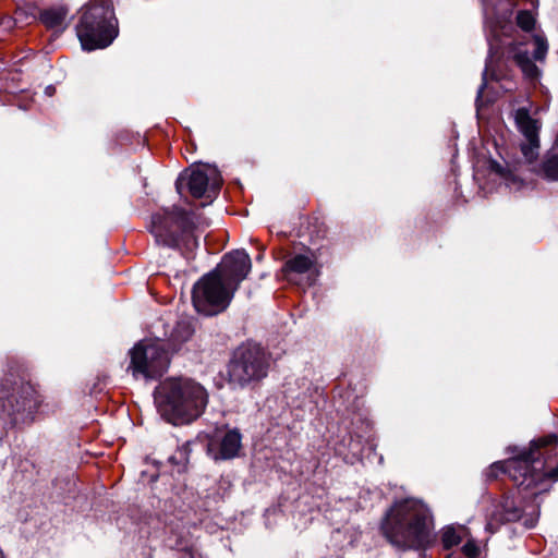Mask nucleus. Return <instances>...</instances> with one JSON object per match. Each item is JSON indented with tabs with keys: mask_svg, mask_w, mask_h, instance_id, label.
<instances>
[{
	"mask_svg": "<svg viewBox=\"0 0 558 558\" xmlns=\"http://www.w3.org/2000/svg\"><path fill=\"white\" fill-rule=\"evenodd\" d=\"M383 531L403 549H423L435 539L433 514L426 504L415 498L396 501L386 514Z\"/></svg>",
	"mask_w": 558,
	"mask_h": 558,
	"instance_id": "obj_1",
	"label": "nucleus"
},
{
	"mask_svg": "<svg viewBox=\"0 0 558 558\" xmlns=\"http://www.w3.org/2000/svg\"><path fill=\"white\" fill-rule=\"evenodd\" d=\"M207 401L205 388L191 379H167L155 391L158 412L174 425L196 420L203 413Z\"/></svg>",
	"mask_w": 558,
	"mask_h": 558,
	"instance_id": "obj_2",
	"label": "nucleus"
},
{
	"mask_svg": "<svg viewBox=\"0 0 558 558\" xmlns=\"http://www.w3.org/2000/svg\"><path fill=\"white\" fill-rule=\"evenodd\" d=\"M113 20L110 1L92 0L83 11L76 27L82 47L94 50L109 46L118 34Z\"/></svg>",
	"mask_w": 558,
	"mask_h": 558,
	"instance_id": "obj_3",
	"label": "nucleus"
},
{
	"mask_svg": "<svg viewBox=\"0 0 558 558\" xmlns=\"http://www.w3.org/2000/svg\"><path fill=\"white\" fill-rule=\"evenodd\" d=\"M194 227L191 213L173 207L171 210H163L153 216L150 231L157 243L192 252L197 246V240L193 233Z\"/></svg>",
	"mask_w": 558,
	"mask_h": 558,
	"instance_id": "obj_4",
	"label": "nucleus"
},
{
	"mask_svg": "<svg viewBox=\"0 0 558 558\" xmlns=\"http://www.w3.org/2000/svg\"><path fill=\"white\" fill-rule=\"evenodd\" d=\"M234 293L235 290L213 270L194 284L192 302L198 313L213 316L229 306Z\"/></svg>",
	"mask_w": 558,
	"mask_h": 558,
	"instance_id": "obj_5",
	"label": "nucleus"
},
{
	"mask_svg": "<svg viewBox=\"0 0 558 558\" xmlns=\"http://www.w3.org/2000/svg\"><path fill=\"white\" fill-rule=\"evenodd\" d=\"M268 360L258 345L240 348L228 365L229 383L236 387H245L266 377Z\"/></svg>",
	"mask_w": 558,
	"mask_h": 558,
	"instance_id": "obj_6",
	"label": "nucleus"
},
{
	"mask_svg": "<svg viewBox=\"0 0 558 558\" xmlns=\"http://www.w3.org/2000/svg\"><path fill=\"white\" fill-rule=\"evenodd\" d=\"M130 368L134 377L155 379L168 369L170 357L162 340L145 339L130 352Z\"/></svg>",
	"mask_w": 558,
	"mask_h": 558,
	"instance_id": "obj_7",
	"label": "nucleus"
},
{
	"mask_svg": "<svg viewBox=\"0 0 558 558\" xmlns=\"http://www.w3.org/2000/svg\"><path fill=\"white\" fill-rule=\"evenodd\" d=\"M536 463H538V456L536 457L535 452L531 451L508 461L507 468L518 485L525 489L537 486L538 482L544 478L553 482L558 481V465L541 471L535 466Z\"/></svg>",
	"mask_w": 558,
	"mask_h": 558,
	"instance_id": "obj_8",
	"label": "nucleus"
},
{
	"mask_svg": "<svg viewBox=\"0 0 558 558\" xmlns=\"http://www.w3.org/2000/svg\"><path fill=\"white\" fill-rule=\"evenodd\" d=\"M185 180L181 177L177 182V189L180 191L182 181ZM221 177L218 169L214 166L204 165L191 169L186 177V185L192 196L201 198L204 196L210 197L216 194L221 185Z\"/></svg>",
	"mask_w": 558,
	"mask_h": 558,
	"instance_id": "obj_9",
	"label": "nucleus"
},
{
	"mask_svg": "<svg viewBox=\"0 0 558 558\" xmlns=\"http://www.w3.org/2000/svg\"><path fill=\"white\" fill-rule=\"evenodd\" d=\"M252 263L248 254L244 250H236L226 254L214 269L233 290H238L251 271Z\"/></svg>",
	"mask_w": 558,
	"mask_h": 558,
	"instance_id": "obj_10",
	"label": "nucleus"
},
{
	"mask_svg": "<svg viewBox=\"0 0 558 558\" xmlns=\"http://www.w3.org/2000/svg\"><path fill=\"white\" fill-rule=\"evenodd\" d=\"M515 123L524 137L521 151L527 162H533L538 156L541 122L530 116L526 108H519L514 114Z\"/></svg>",
	"mask_w": 558,
	"mask_h": 558,
	"instance_id": "obj_11",
	"label": "nucleus"
},
{
	"mask_svg": "<svg viewBox=\"0 0 558 558\" xmlns=\"http://www.w3.org/2000/svg\"><path fill=\"white\" fill-rule=\"evenodd\" d=\"M242 447V435L238 429H228L209 444V450L215 459H232L238 456Z\"/></svg>",
	"mask_w": 558,
	"mask_h": 558,
	"instance_id": "obj_12",
	"label": "nucleus"
},
{
	"mask_svg": "<svg viewBox=\"0 0 558 558\" xmlns=\"http://www.w3.org/2000/svg\"><path fill=\"white\" fill-rule=\"evenodd\" d=\"M66 11L62 8L48 9L40 14V21L52 29H63Z\"/></svg>",
	"mask_w": 558,
	"mask_h": 558,
	"instance_id": "obj_13",
	"label": "nucleus"
},
{
	"mask_svg": "<svg viewBox=\"0 0 558 558\" xmlns=\"http://www.w3.org/2000/svg\"><path fill=\"white\" fill-rule=\"evenodd\" d=\"M492 170L505 181L510 190L519 191L524 185L523 180L519 175L498 162L492 163Z\"/></svg>",
	"mask_w": 558,
	"mask_h": 558,
	"instance_id": "obj_14",
	"label": "nucleus"
},
{
	"mask_svg": "<svg viewBox=\"0 0 558 558\" xmlns=\"http://www.w3.org/2000/svg\"><path fill=\"white\" fill-rule=\"evenodd\" d=\"M484 3L486 12L492 9L500 13V20L497 21L499 24L509 21L515 5L513 0H484Z\"/></svg>",
	"mask_w": 558,
	"mask_h": 558,
	"instance_id": "obj_15",
	"label": "nucleus"
},
{
	"mask_svg": "<svg viewBox=\"0 0 558 558\" xmlns=\"http://www.w3.org/2000/svg\"><path fill=\"white\" fill-rule=\"evenodd\" d=\"M465 536V530L462 526H446L441 531V544L445 549H450L451 547L460 544V542Z\"/></svg>",
	"mask_w": 558,
	"mask_h": 558,
	"instance_id": "obj_16",
	"label": "nucleus"
},
{
	"mask_svg": "<svg viewBox=\"0 0 558 558\" xmlns=\"http://www.w3.org/2000/svg\"><path fill=\"white\" fill-rule=\"evenodd\" d=\"M313 259L307 255H295L286 263V269L296 274H305L313 268Z\"/></svg>",
	"mask_w": 558,
	"mask_h": 558,
	"instance_id": "obj_17",
	"label": "nucleus"
},
{
	"mask_svg": "<svg viewBox=\"0 0 558 558\" xmlns=\"http://www.w3.org/2000/svg\"><path fill=\"white\" fill-rule=\"evenodd\" d=\"M514 60L526 77L534 78L538 75V69L529 58L527 51L518 50L514 52Z\"/></svg>",
	"mask_w": 558,
	"mask_h": 558,
	"instance_id": "obj_18",
	"label": "nucleus"
},
{
	"mask_svg": "<svg viewBox=\"0 0 558 558\" xmlns=\"http://www.w3.org/2000/svg\"><path fill=\"white\" fill-rule=\"evenodd\" d=\"M541 173L547 180L556 181L558 180V155L549 154L546 156L545 160L541 167Z\"/></svg>",
	"mask_w": 558,
	"mask_h": 558,
	"instance_id": "obj_19",
	"label": "nucleus"
},
{
	"mask_svg": "<svg viewBox=\"0 0 558 558\" xmlns=\"http://www.w3.org/2000/svg\"><path fill=\"white\" fill-rule=\"evenodd\" d=\"M24 393L26 395L23 398V409L29 412L38 411L43 404V398L32 386H27L24 389Z\"/></svg>",
	"mask_w": 558,
	"mask_h": 558,
	"instance_id": "obj_20",
	"label": "nucleus"
},
{
	"mask_svg": "<svg viewBox=\"0 0 558 558\" xmlns=\"http://www.w3.org/2000/svg\"><path fill=\"white\" fill-rule=\"evenodd\" d=\"M534 44V59L538 61H543L546 57L548 45L546 39L543 36L535 35L533 37Z\"/></svg>",
	"mask_w": 558,
	"mask_h": 558,
	"instance_id": "obj_21",
	"label": "nucleus"
},
{
	"mask_svg": "<svg viewBox=\"0 0 558 558\" xmlns=\"http://www.w3.org/2000/svg\"><path fill=\"white\" fill-rule=\"evenodd\" d=\"M517 24L525 32L533 29L535 24L534 15L529 11H520L517 15Z\"/></svg>",
	"mask_w": 558,
	"mask_h": 558,
	"instance_id": "obj_22",
	"label": "nucleus"
},
{
	"mask_svg": "<svg viewBox=\"0 0 558 558\" xmlns=\"http://www.w3.org/2000/svg\"><path fill=\"white\" fill-rule=\"evenodd\" d=\"M462 553L468 558H475L480 553V548L473 541H469L463 545Z\"/></svg>",
	"mask_w": 558,
	"mask_h": 558,
	"instance_id": "obj_23",
	"label": "nucleus"
},
{
	"mask_svg": "<svg viewBox=\"0 0 558 558\" xmlns=\"http://www.w3.org/2000/svg\"><path fill=\"white\" fill-rule=\"evenodd\" d=\"M558 441V437L557 436H547L543 439H539L538 442H537V446L539 448H545L547 447L548 445L553 444V442H557Z\"/></svg>",
	"mask_w": 558,
	"mask_h": 558,
	"instance_id": "obj_24",
	"label": "nucleus"
},
{
	"mask_svg": "<svg viewBox=\"0 0 558 558\" xmlns=\"http://www.w3.org/2000/svg\"><path fill=\"white\" fill-rule=\"evenodd\" d=\"M499 523H500V520H497L495 523L494 520L492 519L487 522L486 530L493 533L497 529V525Z\"/></svg>",
	"mask_w": 558,
	"mask_h": 558,
	"instance_id": "obj_25",
	"label": "nucleus"
}]
</instances>
